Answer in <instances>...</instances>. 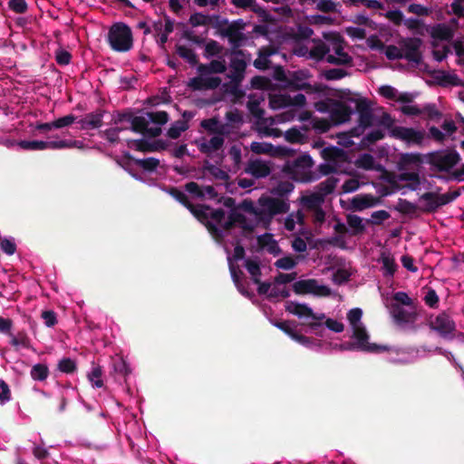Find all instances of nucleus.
<instances>
[{"label":"nucleus","instance_id":"1","mask_svg":"<svg viewBox=\"0 0 464 464\" xmlns=\"http://www.w3.org/2000/svg\"><path fill=\"white\" fill-rule=\"evenodd\" d=\"M108 43L113 51L125 53L133 46V36L131 29L124 23L113 24L108 32Z\"/></svg>","mask_w":464,"mask_h":464},{"label":"nucleus","instance_id":"2","mask_svg":"<svg viewBox=\"0 0 464 464\" xmlns=\"http://www.w3.org/2000/svg\"><path fill=\"white\" fill-rule=\"evenodd\" d=\"M427 163L430 169L439 172H447L450 175L461 157L456 150H442L430 152L426 155Z\"/></svg>","mask_w":464,"mask_h":464},{"label":"nucleus","instance_id":"3","mask_svg":"<svg viewBox=\"0 0 464 464\" xmlns=\"http://www.w3.org/2000/svg\"><path fill=\"white\" fill-rule=\"evenodd\" d=\"M314 165V160L309 154H303L295 159L291 163L288 162L284 170L291 174L296 180L301 182H312L320 177L309 169Z\"/></svg>","mask_w":464,"mask_h":464},{"label":"nucleus","instance_id":"4","mask_svg":"<svg viewBox=\"0 0 464 464\" xmlns=\"http://www.w3.org/2000/svg\"><path fill=\"white\" fill-rule=\"evenodd\" d=\"M310 76L307 70L290 72L288 73L286 86L293 91H304L308 94L324 92L327 89V87L322 83L312 85L305 82V80Z\"/></svg>","mask_w":464,"mask_h":464},{"label":"nucleus","instance_id":"5","mask_svg":"<svg viewBox=\"0 0 464 464\" xmlns=\"http://www.w3.org/2000/svg\"><path fill=\"white\" fill-rule=\"evenodd\" d=\"M190 213L202 224L206 227L208 233L212 236L215 241L218 244H222L224 242V233L223 230L218 228L214 223L209 221V214L208 213L210 210V207L208 205H194L192 204V208L189 207L188 208Z\"/></svg>","mask_w":464,"mask_h":464},{"label":"nucleus","instance_id":"6","mask_svg":"<svg viewBox=\"0 0 464 464\" xmlns=\"http://www.w3.org/2000/svg\"><path fill=\"white\" fill-rule=\"evenodd\" d=\"M423 41L419 37H406L399 41L401 47L402 59L409 63L420 65L423 61L422 52L420 50Z\"/></svg>","mask_w":464,"mask_h":464},{"label":"nucleus","instance_id":"7","mask_svg":"<svg viewBox=\"0 0 464 464\" xmlns=\"http://www.w3.org/2000/svg\"><path fill=\"white\" fill-rule=\"evenodd\" d=\"M293 291L296 295L313 294L316 296H329L331 289L326 285H318L316 279H301L295 282L292 285Z\"/></svg>","mask_w":464,"mask_h":464},{"label":"nucleus","instance_id":"8","mask_svg":"<svg viewBox=\"0 0 464 464\" xmlns=\"http://www.w3.org/2000/svg\"><path fill=\"white\" fill-rule=\"evenodd\" d=\"M353 338L356 340L355 345L359 346V351L367 353H381L387 350L385 346L376 343H370L368 342L369 335L362 324L353 327Z\"/></svg>","mask_w":464,"mask_h":464},{"label":"nucleus","instance_id":"9","mask_svg":"<svg viewBox=\"0 0 464 464\" xmlns=\"http://www.w3.org/2000/svg\"><path fill=\"white\" fill-rule=\"evenodd\" d=\"M348 101L356 105V111L359 114L358 122L367 129L373 126L374 114L370 102L366 98H349Z\"/></svg>","mask_w":464,"mask_h":464},{"label":"nucleus","instance_id":"10","mask_svg":"<svg viewBox=\"0 0 464 464\" xmlns=\"http://www.w3.org/2000/svg\"><path fill=\"white\" fill-rule=\"evenodd\" d=\"M391 136L394 139L403 140L407 143H413L420 145L424 139V133L413 128H407L401 126L393 127L390 132Z\"/></svg>","mask_w":464,"mask_h":464},{"label":"nucleus","instance_id":"11","mask_svg":"<svg viewBox=\"0 0 464 464\" xmlns=\"http://www.w3.org/2000/svg\"><path fill=\"white\" fill-rule=\"evenodd\" d=\"M430 328L436 331L441 337L446 338L456 330L455 322L446 313L438 314L433 321H430Z\"/></svg>","mask_w":464,"mask_h":464},{"label":"nucleus","instance_id":"12","mask_svg":"<svg viewBox=\"0 0 464 464\" xmlns=\"http://www.w3.org/2000/svg\"><path fill=\"white\" fill-rule=\"evenodd\" d=\"M330 102L333 105L330 115L331 121L335 125L349 121L352 114L353 113V109L341 101L330 100Z\"/></svg>","mask_w":464,"mask_h":464},{"label":"nucleus","instance_id":"13","mask_svg":"<svg viewBox=\"0 0 464 464\" xmlns=\"http://www.w3.org/2000/svg\"><path fill=\"white\" fill-rule=\"evenodd\" d=\"M122 160L124 161V168L128 169L130 163H134L142 169L153 172L160 166V160L156 158L150 157L146 159H136L129 151H125L122 154Z\"/></svg>","mask_w":464,"mask_h":464},{"label":"nucleus","instance_id":"14","mask_svg":"<svg viewBox=\"0 0 464 464\" xmlns=\"http://www.w3.org/2000/svg\"><path fill=\"white\" fill-rule=\"evenodd\" d=\"M127 145L129 148L134 149L140 152H154L167 149V143L162 140H157L153 142H150L144 139L129 140Z\"/></svg>","mask_w":464,"mask_h":464},{"label":"nucleus","instance_id":"15","mask_svg":"<svg viewBox=\"0 0 464 464\" xmlns=\"http://www.w3.org/2000/svg\"><path fill=\"white\" fill-rule=\"evenodd\" d=\"M258 203L262 208H266L273 218L276 215L287 213L290 208L287 201L271 197H261Z\"/></svg>","mask_w":464,"mask_h":464},{"label":"nucleus","instance_id":"16","mask_svg":"<svg viewBox=\"0 0 464 464\" xmlns=\"http://www.w3.org/2000/svg\"><path fill=\"white\" fill-rule=\"evenodd\" d=\"M203 75L193 77L188 86L194 91L215 90L221 84V78L218 76L203 78Z\"/></svg>","mask_w":464,"mask_h":464},{"label":"nucleus","instance_id":"17","mask_svg":"<svg viewBox=\"0 0 464 464\" xmlns=\"http://www.w3.org/2000/svg\"><path fill=\"white\" fill-rule=\"evenodd\" d=\"M220 34L224 37H227L228 42L232 45L231 55H244V51L240 50L239 47L242 46L243 43L246 40L245 34L236 32L232 29H221Z\"/></svg>","mask_w":464,"mask_h":464},{"label":"nucleus","instance_id":"18","mask_svg":"<svg viewBox=\"0 0 464 464\" xmlns=\"http://www.w3.org/2000/svg\"><path fill=\"white\" fill-rule=\"evenodd\" d=\"M321 157L327 162L333 164L344 163L348 161V156L345 150L335 146L326 147L322 150Z\"/></svg>","mask_w":464,"mask_h":464},{"label":"nucleus","instance_id":"19","mask_svg":"<svg viewBox=\"0 0 464 464\" xmlns=\"http://www.w3.org/2000/svg\"><path fill=\"white\" fill-rule=\"evenodd\" d=\"M105 111L98 109L93 112L87 113L78 123L82 130H93L102 127V118Z\"/></svg>","mask_w":464,"mask_h":464},{"label":"nucleus","instance_id":"20","mask_svg":"<svg viewBox=\"0 0 464 464\" xmlns=\"http://www.w3.org/2000/svg\"><path fill=\"white\" fill-rule=\"evenodd\" d=\"M246 173L251 174L256 179L266 178L271 173L270 166L261 160H250L247 163L246 168L245 169Z\"/></svg>","mask_w":464,"mask_h":464},{"label":"nucleus","instance_id":"21","mask_svg":"<svg viewBox=\"0 0 464 464\" xmlns=\"http://www.w3.org/2000/svg\"><path fill=\"white\" fill-rule=\"evenodd\" d=\"M380 199L371 194L357 195L351 200L352 208L354 211H362L363 209L378 205Z\"/></svg>","mask_w":464,"mask_h":464},{"label":"nucleus","instance_id":"22","mask_svg":"<svg viewBox=\"0 0 464 464\" xmlns=\"http://www.w3.org/2000/svg\"><path fill=\"white\" fill-rule=\"evenodd\" d=\"M392 314L396 324H413L417 319L415 312H408L399 304H392Z\"/></svg>","mask_w":464,"mask_h":464},{"label":"nucleus","instance_id":"23","mask_svg":"<svg viewBox=\"0 0 464 464\" xmlns=\"http://www.w3.org/2000/svg\"><path fill=\"white\" fill-rule=\"evenodd\" d=\"M431 38L440 41H450L454 36L453 30L446 24H437L428 29Z\"/></svg>","mask_w":464,"mask_h":464},{"label":"nucleus","instance_id":"24","mask_svg":"<svg viewBox=\"0 0 464 464\" xmlns=\"http://www.w3.org/2000/svg\"><path fill=\"white\" fill-rule=\"evenodd\" d=\"M227 71L226 61L223 59L212 60L208 64L199 63L198 65V72L200 75L210 73H224Z\"/></svg>","mask_w":464,"mask_h":464},{"label":"nucleus","instance_id":"25","mask_svg":"<svg viewBox=\"0 0 464 464\" xmlns=\"http://www.w3.org/2000/svg\"><path fill=\"white\" fill-rule=\"evenodd\" d=\"M420 199L424 202L420 208L423 213H435L440 208L439 199H437V192H425L420 196Z\"/></svg>","mask_w":464,"mask_h":464},{"label":"nucleus","instance_id":"26","mask_svg":"<svg viewBox=\"0 0 464 464\" xmlns=\"http://www.w3.org/2000/svg\"><path fill=\"white\" fill-rule=\"evenodd\" d=\"M285 310L293 314L299 318L302 317H310L314 316V313L313 312L312 308L309 307L306 304H299L296 302H289L287 305L285 306Z\"/></svg>","mask_w":464,"mask_h":464},{"label":"nucleus","instance_id":"27","mask_svg":"<svg viewBox=\"0 0 464 464\" xmlns=\"http://www.w3.org/2000/svg\"><path fill=\"white\" fill-rule=\"evenodd\" d=\"M200 126L209 133L224 135L227 133V125L220 124L217 117L201 121Z\"/></svg>","mask_w":464,"mask_h":464},{"label":"nucleus","instance_id":"28","mask_svg":"<svg viewBox=\"0 0 464 464\" xmlns=\"http://www.w3.org/2000/svg\"><path fill=\"white\" fill-rule=\"evenodd\" d=\"M223 135H218L212 137L208 142H203L198 146V150L201 153L210 154L212 151L220 150L225 142Z\"/></svg>","mask_w":464,"mask_h":464},{"label":"nucleus","instance_id":"29","mask_svg":"<svg viewBox=\"0 0 464 464\" xmlns=\"http://www.w3.org/2000/svg\"><path fill=\"white\" fill-rule=\"evenodd\" d=\"M338 181L339 179L337 178L329 177L316 186L315 192L318 195H321L322 198L324 199L327 195L332 194L334 191Z\"/></svg>","mask_w":464,"mask_h":464},{"label":"nucleus","instance_id":"30","mask_svg":"<svg viewBox=\"0 0 464 464\" xmlns=\"http://www.w3.org/2000/svg\"><path fill=\"white\" fill-rule=\"evenodd\" d=\"M229 262V271L231 274V277L233 279L234 284L237 287L238 291L243 295H247V291L246 290L245 286L242 284V276H244V273L239 268V266H235L232 263L231 257H228Z\"/></svg>","mask_w":464,"mask_h":464},{"label":"nucleus","instance_id":"31","mask_svg":"<svg viewBox=\"0 0 464 464\" xmlns=\"http://www.w3.org/2000/svg\"><path fill=\"white\" fill-rule=\"evenodd\" d=\"M440 86H462L463 82L459 78L457 74H450L445 72H439L438 75L435 76Z\"/></svg>","mask_w":464,"mask_h":464},{"label":"nucleus","instance_id":"32","mask_svg":"<svg viewBox=\"0 0 464 464\" xmlns=\"http://www.w3.org/2000/svg\"><path fill=\"white\" fill-rule=\"evenodd\" d=\"M269 107L272 110H278L291 106L289 94H271L269 95Z\"/></svg>","mask_w":464,"mask_h":464},{"label":"nucleus","instance_id":"33","mask_svg":"<svg viewBox=\"0 0 464 464\" xmlns=\"http://www.w3.org/2000/svg\"><path fill=\"white\" fill-rule=\"evenodd\" d=\"M380 261L382 264L383 276L392 277L398 268L393 257L385 253H382Z\"/></svg>","mask_w":464,"mask_h":464},{"label":"nucleus","instance_id":"34","mask_svg":"<svg viewBox=\"0 0 464 464\" xmlns=\"http://www.w3.org/2000/svg\"><path fill=\"white\" fill-rule=\"evenodd\" d=\"M176 53L184 60H186L191 66L198 65V58L196 53L186 47L185 45L177 44Z\"/></svg>","mask_w":464,"mask_h":464},{"label":"nucleus","instance_id":"35","mask_svg":"<svg viewBox=\"0 0 464 464\" xmlns=\"http://www.w3.org/2000/svg\"><path fill=\"white\" fill-rule=\"evenodd\" d=\"M112 370L113 372L111 373L114 374L116 381H119L118 379L125 378L130 372L126 362L121 358L116 359L112 362Z\"/></svg>","mask_w":464,"mask_h":464},{"label":"nucleus","instance_id":"36","mask_svg":"<svg viewBox=\"0 0 464 464\" xmlns=\"http://www.w3.org/2000/svg\"><path fill=\"white\" fill-rule=\"evenodd\" d=\"M188 129V124L186 121H176L167 131L169 138L177 140L180 137L181 133Z\"/></svg>","mask_w":464,"mask_h":464},{"label":"nucleus","instance_id":"37","mask_svg":"<svg viewBox=\"0 0 464 464\" xmlns=\"http://www.w3.org/2000/svg\"><path fill=\"white\" fill-rule=\"evenodd\" d=\"M348 226L353 229V235H360L365 231L362 218L357 215L349 214L346 217Z\"/></svg>","mask_w":464,"mask_h":464},{"label":"nucleus","instance_id":"38","mask_svg":"<svg viewBox=\"0 0 464 464\" xmlns=\"http://www.w3.org/2000/svg\"><path fill=\"white\" fill-rule=\"evenodd\" d=\"M146 116L149 119V122L151 121L159 126L166 124L169 120V115L165 111H148Z\"/></svg>","mask_w":464,"mask_h":464},{"label":"nucleus","instance_id":"39","mask_svg":"<svg viewBox=\"0 0 464 464\" xmlns=\"http://www.w3.org/2000/svg\"><path fill=\"white\" fill-rule=\"evenodd\" d=\"M324 200L322 198V196L318 195L316 192L302 198V202L308 209L311 210L321 208V205L324 203Z\"/></svg>","mask_w":464,"mask_h":464},{"label":"nucleus","instance_id":"40","mask_svg":"<svg viewBox=\"0 0 464 464\" xmlns=\"http://www.w3.org/2000/svg\"><path fill=\"white\" fill-rule=\"evenodd\" d=\"M149 125V119L143 116H134L131 119V123L130 130L136 133H143L145 132L147 127Z\"/></svg>","mask_w":464,"mask_h":464},{"label":"nucleus","instance_id":"41","mask_svg":"<svg viewBox=\"0 0 464 464\" xmlns=\"http://www.w3.org/2000/svg\"><path fill=\"white\" fill-rule=\"evenodd\" d=\"M11 337L10 343L17 348L18 346H23L27 349H31V341L28 337L27 334L24 331L19 332L16 335H9Z\"/></svg>","mask_w":464,"mask_h":464},{"label":"nucleus","instance_id":"42","mask_svg":"<svg viewBox=\"0 0 464 464\" xmlns=\"http://www.w3.org/2000/svg\"><path fill=\"white\" fill-rule=\"evenodd\" d=\"M374 163L375 160L373 156L369 153L360 155L359 158L355 160L356 167L365 170L375 169Z\"/></svg>","mask_w":464,"mask_h":464},{"label":"nucleus","instance_id":"43","mask_svg":"<svg viewBox=\"0 0 464 464\" xmlns=\"http://www.w3.org/2000/svg\"><path fill=\"white\" fill-rule=\"evenodd\" d=\"M273 52L268 49L259 51L258 57L254 61V66L258 70H266L269 68L270 61L268 57Z\"/></svg>","mask_w":464,"mask_h":464},{"label":"nucleus","instance_id":"44","mask_svg":"<svg viewBox=\"0 0 464 464\" xmlns=\"http://www.w3.org/2000/svg\"><path fill=\"white\" fill-rule=\"evenodd\" d=\"M245 266L247 272L251 275L254 284L260 283V276L262 273L259 263L257 261L246 259Z\"/></svg>","mask_w":464,"mask_h":464},{"label":"nucleus","instance_id":"45","mask_svg":"<svg viewBox=\"0 0 464 464\" xmlns=\"http://www.w3.org/2000/svg\"><path fill=\"white\" fill-rule=\"evenodd\" d=\"M330 48L322 41H319L314 47L310 50V56L316 61L323 60L325 55L329 53Z\"/></svg>","mask_w":464,"mask_h":464},{"label":"nucleus","instance_id":"46","mask_svg":"<svg viewBox=\"0 0 464 464\" xmlns=\"http://www.w3.org/2000/svg\"><path fill=\"white\" fill-rule=\"evenodd\" d=\"M81 141L79 140H53L46 141L47 149L49 150H61L66 148L80 147Z\"/></svg>","mask_w":464,"mask_h":464},{"label":"nucleus","instance_id":"47","mask_svg":"<svg viewBox=\"0 0 464 464\" xmlns=\"http://www.w3.org/2000/svg\"><path fill=\"white\" fill-rule=\"evenodd\" d=\"M49 369L47 365L43 363H37L31 369V377L34 381H44L48 377Z\"/></svg>","mask_w":464,"mask_h":464},{"label":"nucleus","instance_id":"48","mask_svg":"<svg viewBox=\"0 0 464 464\" xmlns=\"http://www.w3.org/2000/svg\"><path fill=\"white\" fill-rule=\"evenodd\" d=\"M18 146L24 150H47L46 141L43 140H20Z\"/></svg>","mask_w":464,"mask_h":464},{"label":"nucleus","instance_id":"49","mask_svg":"<svg viewBox=\"0 0 464 464\" xmlns=\"http://www.w3.org/2000/svg\"><path fill=\"white\" fill-rule=\"evenodd\" d=\"M167 191L172 198L182 204L186 208H188L189 207L192 208V203L188 200L187 195L178 188L170 187Z\"/></svg>","mask_w":464,"mask_h":464},{"label":"nucleus","instance_id":"50","mask_svg":"<svg viewBox=\"0 0 464 464\" xmlns=\"http://www.w3.org/2000/svg\"><path fill=\"white\" fill-rule=\"evenodd\" d=\"M102 370L99 365L93 366L92 371L88 373V379L96 388L103 387V381L102 379Z\"/></svg>","mask_w":464,"mask_h":464},{"label":"nucleus","instance_id":"51","mask_svg":"<svg viewBox=\"0 0 464 464\" xmlns=\"http://www.w3.org/2000/svg\"><path fill=\"white\" fill-rule=\"evenodd\" d=\"M461 188H459L454 191L447 192L445 194L437 193V199H439L440 207L448 205L458 198L461 194Z\"/></svg>","mask_w":464,"mask_h":464},{"label":"nucleus","instance_id":"52","mask_svg":"<svg viewBox=\"0 0 464 464\" xmlns=\"http://www.w3.org/2000/svg\"><path fill=\"white\" fill-rule=\"evenodd\" d=\"M223 51V46H221L217 41L209 40L205 46L204 56L208 58L211 56H217L220 54Z\"/></svg>","mask_w":464,"mask_h":464},{"label":"nucleus","instance_id":"53","mask_svg":"<svg viewBox=\"0 0 464 464\" xmlns=\"http://www.w3.org/2000/svg\"><path fill=\"white\" fill-rule=\"evenodd\" d=\"M250 149L256 154H270L273 151L274 146L268 142L253 141Z\"/></svg>","mask_w":464,"mask_h":464},{"label":"nucleus","instance_id":"54","mask_svg":"<svg viewBox=\"0 0 464 464\" xmlns=\"http://www.w3.org/2000/svg\"><path fill=\"white\" fill-rule=\"evenodd\" d=\"M57 368L60 372L64 373H72L76 370V363L71 358H63L61 361H59Z\"/></svg>","mask_w":464,"mask_h":464},{"label":"nucleus","instance_id":"55","mask_svg":"<svg viewBox=\"0 0 464 464\" xmlns=\"http://www.w3.org/2000/svg\"><path fill=\"white\" fill-rule=\"evenodd\" d=\"M8 8L15 14H24L28 10V5L25 0H9L7 2Z\"/></svg>","mask_w":464,"mask_h":464},{"label":"nucleus","instance_id":"56","mask_svg":"<svg viewBox=\"0 0 464 464\" xmlns=\"http://www.w3.org/2000/svg\"><path fill=\"white\" fill-rule=\"evenodd\" d=\"M384 51H385L384 53H385L387 59H389L391 61L402 59V51H401V47L400 45L399 46H396L393 44H390L387 46L385 45Z\"/></svg>","mask_w":464,"mask_h":464},{"label":"nucleus","instance_id":"57","mask_svg":"<svg viewBox=\"0 0 464 464\" xmlns=\"http://www.w3.org/2000/svg\"><path fill=\"white\" fill-rule=\"evenodd\" d=\"M385 137L384 132L382 130H374L366 134L362 142L363 144L372 145L377 142L378 140H382Z\"/></svg>","mask_w":464,"mask_h":464},{"label":"nucleus","instance_id":"58","mask_svg":"<svg viewBox=\"0 0 464 464\" xmlns=\"http://www.w3.org/2000/svg\"><path fill=\"white\" fill-rule=\"evenodd\" d=\"M347 74L348 72L345 70L340 68H333L324 72V77L327 81L340 80Z\"/></svg>","mask_w":464,"mask_h":464},{"label":"nucleus","instance_id":"59","mask_svg":"<svg viewBox=\"0 0 464 464\" xmlns=\"http://www.w3.org/2000/svg\"><path fill=\"white\" fill-rule=\"evenodd\" d=\"M295 188V186L290 181H281L277 184V186L274 188V193L279 197H284L290 192H292Z\"/></svg>","mask_w":464,"mask_h":464},{"label":"nucleus","instance_id":"60","mask_svg":"<svg viewBox=\"0 0 464 464\" xmlns=\"http://www.w3.org/2000/svg\"><path fill=\"white\" fill-rule=\"evenodd\" d=\"M246 106L250 113L255 118L258 120H262L264 118L265 110L260 108V102L257 100L249 101Z\"/></svg>","mask_w":464,"mask_h":464},{"label":"nucleus","instance_id":"61","mask_svg":"<svg viewBox=\"0 0 464 464\" xmlns=\"http://www.w3.org/2000/svg\"><path fill=\"white\" fill-rule=\"evenodd\" d=\"M401 164H420L422 162V157L420 153H404L401 155Z\"/></svg>","mask_w":464,"mask_h":464},{"label":"nucleus","instance_id":"62","mask_svg":"<svg viewBox=\"0 0 464 464\" xmlns=\"http://www.w3.org/2000/svg\"><path fill=\"white\" fill-rule=\"evenodd\" d=\"M71 60L72 54L68 51L61 48L55 51V61L59 65H68Z\"/></svg>","mask_w":464,"mask_h":464},{"label":"nucleus","instance_id":"63","mask_svg":"<svg viewBox=\"0 0 464 464\" xmlns=\"http://www.w3.org/2000/svg\"><path fill=\"white\" fill-rule=\"evenodd\" d=\"M362 316V311L360 308H353L347 314V319L352 327H355L362 324L360 323Z\"/></svg>","mask_w":464,"mask_h":464},{"label":"nucleus","instance_id":"64","mask_svg":"<svg viewBox=\"0 0 464 464\" xmlns=\"http://www.w3.org/2000/svg\"><path fill=\"white\" fill-rule=\"evenodd\" d=\"M313 128L321 133L327 132L331 128V123L327 119L324 118H314Z\"/></svg>","mask_w":464,"mask_h":464}]
</instances>
